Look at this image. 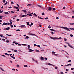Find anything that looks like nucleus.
Segmentation results:
<instances>
[{"label": "nucleus", "instance_id": "8", "mask_svg": "<svg viewBox=\"0 0 74 74\" xmlns=\"http://www.w3.org/2000/svg\"><path fill=\"white\" fill-rule=\"evenodd\" d=\"M27 16V15H22V16H21V17L22 18V17H24V16L25 17H26Z\"/></svg>", "mask_w": 74, "mask_h": 74}, {"label": "nucleus", "instance_id": "61", "mask_svg": "<svg viewBox=\"0 0 74 74\" xmlns=\"http://www.w3.org/2000/svg\"><path fill=\"white\" fill-rule=\"evenodd\" d=\"M33 25V23H31V25Z\"/></svg>", "mask_w": 74, "mask_h": 74}, {"label": "nucleus", "instance_id": "16", "mask_svg": "<svg viewBox=\"0 0 74 74\" xmlns=\"http://www.w3.org/2000/svg\"><path fill=\"white\" fill-rule=\"evenodd\" d=\"M11 58H13V59H15V57H13V56H11Z\"/></svg>", "mask_w": 74, "mask_h": 74}, {"label": "nucleus", "instance_id": "60", "mask_svg": "<svg viewBox=\"0 0 74 74\" xmlns=\"http://www.w3.org/2000/svg\"><path fill=\"white\" fill-rule=\"evenodd\" d=\"M12 8V7H9V8Z\"/></svg>", "mask_w": 74, "mask_h": 74}, {"label": "nucleus", "instance_id": "21", "mask_svg": "<svg viewBox=\"0 0 74 74\" xmlns=\"http://www.w3.org/2000/svg\"><path fill=\"white\" fill-rule=\"evenodd\" d=\"M36 52H40V51L39 50H36Z\"/></svg>", "mask_w": 74, "mask_h": 74}, {"label": "nucleus", "instance_id": "28", "mask_svg": "<svg viewBox=\"0 0 74 74\" xmlns=\"http://www.w3.org/2000/svg\"><path fill=\"white\" fill-rule=\"evenodd\" d=\"M24 27V25H22L21 26V28H22Z\"/></svg>", "mask_w": 74, "mask_h": 74}, {"label": "nucleus", "instance_id": "12", "mask_svg": "<svg viewBox=\"0 0 74 74\" xmlns=\"http://www.w3.org/2000/svg\"><path fill=\"white\" fill-rule=\"evenodd\" d=\"M25 39H26V38L27 39H28V38H29V36H27L25 38Z\"/></svg>", "mask_w": 74, "mask_h": 74}, {"label": "nucleus", "instance_id": "64", "mask_svg": "<svg viewBox=\"0 0 74 74\" xmlns=\"http://www.w3.org/2000/svg\"><path fill=\"white\" fill-rule=\"evenodd\" d=\"M0 37H2L3 36L2 35H0Z\"/></svg>", "mask_w": 74, "mask_h": 74}, {"label": "nucleus", "instance_id": "20", "mask_svg": "<svg viewBox=\"0 0 74 74\" xmlns=\"http://www.w3.org/2000/svg\"><path fill=\"white\" fill-rule=\"evenodd\" d=\"M24 67H27V65H24Z\"/></svg>", "mask_w": 74, "mask_h": 74}, {"label": "nucleus", "instance_id": "37", "mask_svg": "<svg viewBox=\"0 0 74 74\" xmlns=\"http://www.w3.org/2000/svg\"><path fill=\"white\" fill-rule=\"evenodd\" d=\"M45 14L43 12L42 14V15H44Z\"/></svg>", "mask_w": 74, "mask_h": 74}, {"label": "nucleus", "instance_id": "58", "mask_svg": "<svg viewBox=\"0 0 74 74\" xmlns=\"http://www.w3.org/2000/svg\"><path fill=\"white\" fill-rule=\"evenodd\" d=\"M5 25V23H3L2 25Z\"/></svg>", "mask_w": 74, "mask_h": 74}, {"label": "nucleus", "instance_id": "24", "mask_svg": "<svg viewBox=\"0 0 74 74\" xmlns=\"http://www.w3.org/2000/svg\"><path fill=\"white\" fill-rule=\"evenodd\" d=\"M50 30H51V31H53V32H55V30H54L53 29H50Z\"/></svg>", "mask_w": 74, "mask_h": 74}, {"label": "nucleus", "instance_id": "1", "mask_svg": "<svg viewBox=\"0 0 74 74\" xmlns=\"http://www.w3.org/2000/svg\"><path fill=\"white\" fill-rule=\"evenodd\" d=\"M50 38L51 39H52L53 40H56V39H58V40H59V39H61V38H62V37H60V38H58L57 37L53 38L52 37H50Z\"/></svg>", "mask_w": 74, "mask_h": 74}, {"label": "nucleus", "instance_id": "15", "mask_svg": "<svg viewBox=\"0 0 74 74\" xmlns=\"http://www.w3.org/2000/svg\"><path fill=\"white\" fill-rule=\"evenodd\" d=\"M7 3H8V2L7 1H6L5 3V4H4V5H6L7 4Z\"/></svg>", "mask_w": 74, "mask_h": 74}, {"label": "nucleus", "instance_id": "29", "mask_svg": "<svg viewBox=\"0 0 74 74\" xmlns=\"http://www.w3.org/2000/svg\"><path fill=\"white\" fill-rule=\"evenodd\" d=\"M52 53H53L54 54L56 53V52H54V51H52Z\"/></svg>", "mask_w": 74, "mask_h": 74}, {"label": "nucleus", "instance_id": "35", "mask_svg": "<svg viewBox=\"0 0 74 74\" xmlns=\"http://www.w3.org/2000/svg\"><path fill=\"white\" fill-rule=\"evenodd\" d=\"M28 48H30V45H28L27 46Z\"/></svg>", "mask_w": 74, "mask_h": 74}, {"label": "nucleus", "instance_id": "45", "mask_svg": "<svg viewBox=\"0 0 74 74\" xmlns=\"http://www.w3.org/2000/svg\"><path fill=\"white\" fill-rule=\"evenodd\" d=\"M53 10H56V9H55V8H53Z\"/></svg>", "mask_w": 74, "mask_h": 74}, {"label": "nucleus", "instance_id": "49", "mask_svg": "<svg viewBox=\"0 0 74 74\" xmlns=\"http://www.w3.org/2000/svg\"><path fill=\"white\" fill-rule=\"evenodd\" d=\"M37 47H38V48H40V46L39 45H37Z\"/></svg>", "mask_w": 74, "mask_h": 74}, {"label": "nucleus", "instance_id": "57", "mask_svg": "<svg viewBox=\"0 0 74 74\" xmlns=\"http://www.w3.org/2000/svg\"><path fill=\"white\" fill-rule=\"evenodd\" d=\"M48 19V17H46L45 18V19L47 20V19Z\"/></svg>", "mask_w": 74, "mask_h": 74}, {"label": "nucleus", "instance_id": "25", "mask_svg": "<svg viewBox=\"0 0 74 74\" xmlns=\"http://www.w3.org/2000/svg\"><path fill=\"white\" fill-rule=\"evenodd\" d=\"M23 45H24V46H26L27 45L26 44H22Z\"/></svg>", "mask_w": 74, "mask_h": 74}, {"label": "nucleus", "instance_id": "4", "mask_svg": "<svg viewBox=\"0 0 74 74\" xmlns=\"http://www.w3.org/2000/svg\"><path fill=\"white\" fill-rule=\"evenodd\" d=\"M47 9L48 10H49L50 11H51L52 8H51V7H49L47 8Z\"/></svg>", "mask_w": 74, "mask_h": 74}, {"label": "nucleus", "instance_id": "5", "mask_svg": "<svg viewBox=\"0 0 74 74\" xmlns=\"http://www.w3.org/2000/svg\"><path fill=\"white\" fill-rule=\"evenodd\" d=\"M29 49V52H33V51H34L33 50H32V49Z\"/></svg>", "mask_w": 74, "mask_h": 74}, {"label": "nucleus", "instance_id": "52", "mask_svg": "<svg viewBox=\"0 0 74 74\" xmlns=\"http://www.w3.org/2000/svg\"><path fill=\"white\" fill-rule=\"evenodd\" d=\"M16 67H19V65H17Z\"/></svg>", "mask_w": 74, "mask_h": 74}, {"label": "nucleus", "instance_id": "2", "mask_svg": "<svg viewBox=\"0 0 74 74\" xmlns=\"http://www.w3.org/2000/svg\"><path fill=\"white\" fill-rule=\"evenodd\" d=\"M61 27V28H62V29H64L65 30H66L68 31H70V29H69L67 27Z\"/></svg>", "mask_w": 74, "mask_h": 74}, {"label": "nucleus", "instance_id": "55", "mask_svg": "<svg viewBox=\"0 0 74 74\" xmlns=\"http://www.w3.org/2000/svg\"><path fill=\"white\" fill-rule=\"evenodd\" d=\"M34 47H36V46H37V45H36V44H34Z\"/></svg>", "mask_w": 74, "mask_h": 74}, {"label": "nucleus", "instance_id": "13", "mask_svg": "<svg viewBox=\"0 0 74 74\" xmlns=\"http://www.w3.org/2000/svg\"><path fill=\"white\" fill-rule=\"evenodd\" d=\"M14 8H16V9H19V8H18V7H16V6H14Z\"/></svg>", "mask_w": 74, "mask_h": 74}, {"label": "nucleus", "instance_id": "41", "mask_svg": "<svg viewBox=\"0 0 74 74\" xmlns=\"http://www.w3.org/2000/svg\"><path fill=\"white\" fill-rule=\"evenodd\" d=\"M3 41H5V39H4V38H3L2 39Z\"/></svg>", "mask_w": 74, "mask_h": 74}, {"label": "nucleus", "instance_id": "27", "mask_svg": "<svg viewBox=\"0 0 74 74\" xmlns=\"http://www.w3.org/2000/svg\"><path fill=\"white\" fill-rule=\"evenodd\" d=\"M27 25H29V22H26Z\"/></svg>", "mask_w": 74, "mask_h": 74}, {"label": "nucleus", "instance_id": "56", "mask_svg": "<svg viewBox=\"0 0 74 74\" xmlns=\"http://www.w3.org/2000/svg\"><path fill=\"white\" fill-rule=\"evenodd\" d=\"M60 73L61 74H64L62 72H61Z\"/></svg>", "mask_w": 74, "mask_h": 74}, {"label": "nucleus", "instance_id": "38", "mask_svg": "<svg viewBox=\"0 0 74 74\" xmlns=\"http://www.w3.org/2000/svg\"><path fill=\"white\" fill-rule=\"evenodd\" d=\"M55 69H58V67H56V66H55Z\"/></svg>", "mask_w": 74, "mask_h": 74}, {"label": "nucleus", "instance_id": "53", "mask_svg": "<svg viewBox=\"0 0 74 74\" xmlns=\"http://www.w3.org/2000/svg\"><path fill=\"white\" fill-rule=\"evenodd\" d=\"M65 8H66V7H63V9H64V10L65 9Z\"/></svg>", "mask_w": 74, "mask_h": 74}, {"label": "nucleus", "instance_id": "10", "mask_svg": "<svg viewBox=\"0 0 74 74\" xmlns=\"http://www.w3.org/2000/svg\"><path fill=\"white\" fill-rule=\"evenodd\" d=\"M4 13L5 14H6L7 15H8V14H9V13L8 12H4Z\"/></svg>", "mask_w": 74, "mask_h": 74}, {"label": "nucleus", "instance_id": "30", "mask_svg": "<svg viewBox=\"0 0 74 74\" xmlns=\"http://www.w3.org/2000/svg\"><path fill=\"white\" fill-rule=\"evenodd\" d=\"M27 6H30L31 5H32L29 4L27 5Z\"/></svg>", "mask_w": 74, "mask_h": 74}, {"label": "nucleus", "instance_id": "51", "mask_svg": "<svg viewBox=\"0 0 74 74\" xmlns=\"http://www.w3.org/2000/svg\"><path fill=\"white\" fill-rule=\"evenodd\" d=\"M56 19H59V17H57L56 18Z\"/></svg>", "mask_w": 74, "mask_h": 74}, {"label": "nucleus", "instance_id": "17", "mask_svg": "<svg viewBox=\"0 0 74 74\" xmlns=\"http://www.w3.org/2000/svg\"><path fill=\"white\" fill-rule=\"evenodd\" d=\"M18 46H21V45H22V44L20 43H18Z\"/></svg>", "mask_w": 74, "mask_h": 74}, {"label": "nucleus", "instance_id": "9", "mask_svg": "<svg viewBox=\"0 0 74 74\" xmlns=\"http://www.w3.org/2000/svg\"><path fill=\"white\" fill-rule=\"evenodd\" d=\"M10 29V27H8L6 28V30H9Z\"/></svg>", "mask_w": 74, "mask_h": 74}, {"label": "nucleus", "instance_id": "36", "mask_svg": "<svg viewBox=\"0 0 74 74\" xmlns=\"http://www.w3.org/2000/svg\"><path fill=\"white\" fill-rule=\"evenodd\" d=\"M16 21H19L20 20H19V19H18V18H17V19H16Z\"/></svg>", "mask_w": 74, "mask_h": 74}, {"label": "nucleus", "instance_id": "11", "mask_svg": "<svg viewBox=\"0 0 74 74\" xmlns=\"http://www.w3.org/2000/svg\"><path fill=\"white\" fill-rule=\"evenodd\" d=\"M34 15H35V16H36V17H37V15L35 13H34Z\"/></svg>", "mask_w": 74, "mask_h": 74}, {"label": "nucleus", "instance_id": "40", "mask_svg": "<svg viewBox=\"0 0 74 74\" xmlns=\"http://www.w3.org/2000/svg\"><path fill=\"white\" fill-rule=\"evenodd\" d=\"M14 52H17V50H14Z\"/></svg>", "mask_w": 74, "mask_h": 74}, {"label": "nucleus", "instance_id": "3", "mask_svg": "<svg viewBox=\"0 0 74 74\" xmlns=\"http://www.w3.org/2000/svg\"><path fill=\"white\" fill-rule=\"evenodd\" d=\"M65 43H66V44H68V46L69 47H70V48H73V47L71 46L70 45V44H69V43H68L67 42H66Z\"/></svg>", "mask_w": 74, "mask_h": 74}, {"label": "nucleus", "instance_id": "6", "mask_svg": "<svg viewBox=\"0 0 74 74\" xmlns=\"http://www.w3.org/2000/svg\"><path fill=\"white\" fill-rule=\"evenodd\" d=\"M40 59H41V60H44V58L41 56L40 57Z\"/></svg>", "mask_w": 74, "mask_h": 74}, {"label": "nucleus", "instance_id": "42", "mask_svg": "<svg viewBox=\"0 0 74 74\" xmlns=\"http://www.w3.org/2000/svg\"><path fill=\"white\" fill-rule=\"evenodd\" d=\"M10 26H11V27H12H12H13V25H10Z\"/></svg>", "mask_w": 74, "mask_h": 74}, {"label": "nucleus", "instance_id": "63", "mask_svg": "<svg viewBox=\"0 0 74 74\" xmlns=\"http://www.w3.org/2000/svg\"><path fill=\"white\" fill-rule=\"evenodd\" d=\"M45 60H47V58H45Z\"/></svg>", "mask_w": 74, "mask_h": 74}, {"label": "nucleus", "instance_id": "54", "mask_svg": "<svg viewBox=\"0 0 74 74\" xmlns=\"http://www.w3.org/2000/svg\"><path fill=\"white\" fill-rule=\"evenodd\" d=\"M64 41H67V39L65 38L64 39Z\"/></svg>", "mask_w": 74, "mask_h": 74}, {"label": "nucleus", "instance_id": "50", "mask_svg": "<svg viewBox=\"0 0 74 74\" xmlns=\"http://www.w3.org/2000/svg\"><path fill=\"white\" fill-rule=\"evenodd\" d=\"M68 66H71V64H68Z\"/></svg>", "mask_w": 74, "mask_h": 74}, {"label": "nucleus", "instance_id": "43", "mask_svg": "<svg viewBox=\"0 0 74 74\" xmlns=\"http://www.w3.org/2000/svg\"><path fill=\"white\" fill-rule=\"evenodd\" d=\"M3 3H5V0H3Z\"/></svg>", "mask_w": 74, "mask_h": 74}, {"label": "nucleus", "instance_id": "33", "mask_svg": "<svg viewBox=\"0 0 74 74\" xmlns=\"http://www.w3.org/2000/svg\"><path fill=\"white\" fill-rule=\"evenodd\" d=\"M70 37H73V35L72 34H70Z\"/></svg>", "mask_w": 74, "mask_h": 74}, {"label": "nucleus", "instance_id": "23", "mask_svg": "<svg viewBox=\"0 0 74 74\" xmlns=\"http://www.w3.org/2000/svg\"><path fill=\"white\" fill-rule=\"evenodd\" d=\"M69 25H74V23H70Z\"/></svg>", "mask_w": 74, "mask_h": 74}, {"label": "nucleus", "instance_id": "46", "mask_svg": "<svg viewBox=\"0 0 74 74\" xmlns=\"http://www.w3.org/2000/svg\"><path fill=\"white\" fill-rule=\"evenodd\" d=\"M71 61V60H69L68 61V62H70Z\"/></svg>", "mask_w": 74, "mask_h": 74}, {"label": "nucleus", "instance_id": "39", "mask_svg": "<svg viewBox=\"0 0 74 74\" xmlns=\"http://www.w3.org/2000/svg\"><path fill=\"white\" fill-rule=\"evenodd\" d=\"M23 11H24V12H26L27 11L26 10H23Z\"/></svg>", "mask_w": 74, "mask_h": 74}, {"label": "nucleus", "instance_id": "18", "mask_svg": "<svg viewBox=\"0 0 74 74\" xmlns=\"http://www.w3.org/2000/svg\"><path fill=\"white\" fill-rule=\"evenodd\" d=\"M2 18H3V16H0V19H2Z\"/></svg>", "mask_w": 74, "mask_h": 74}, {"label": "nucleus", "instance_id": "62", "mask_svg": "<svg viewBox=\"0 0 74 74\" xmlns=\"http://www.w3.org/2000/svg\"><path fill=\"white\" fill-rule=\"evenodd\" d=\"M66 71H69V69H66Z\"/></svg>", "mask_w": 74, "mask_h": 74}, {"label": "nucleus", "instance_id": "48", "mask_svg": "<svg viewBox=\"0 0 74 74\" xmlns=\"http://www.w3.org/2000/svg\"><path fill=\"white\" fill-rule=\"evenodd\" d=\"M16 31H21V30H20V29H17L16 30Z\"/></svg>", "mask_w": 74, "mask_h": 74}, {"label": "nucleus", "instance_id": "26", "mask_svg": "<svg viewBox=\"0 0 74 74\" xmlns=\"http://www.w3.org/2000/svg\"><path fill=\"white\" fill-rule=\"evenodd\" d=\"M5 55H8V56H9V54L7 53H5Z\"/></svg>", "mask_w": 74, "mask_h": 74}, {"label": "nucleus", "instance_id": "34", "mask_svg": "<svg viewBox=\"0 0 74 74\" xmlns=\"http://www.w3.org/2000/svg\"><path fill=\"white\" fill-rule=\"evenodd\" d=\"M11 13H12V14H14V12L13 11H11Z\"/></svg>", "mask_w": 74, "mask_h": 74}, {"label": "nucleus", "instance_id": "44", "mask_svg": "<svg viewBox=\"0 0 74 74\" xmlns=\"http://www.w3.org/2000/svg\"><path fill=\"white\" fill-rule=\"evenodd\" d=\"M16 42V41H14L13 42V44H15Z\"/></svg>", "mask_w": 74, "mask_h": 74}, {"label": "nucleus", "instance_id": "14", "mask_svg": "<svg viewBox=\"0 0 74 74\" xmlns=\"http://www.w3.org/2000/svg\"><path fill=\"white\" fill-rule=\"evenodd\" d=\"M37 7H40V8H42V7H41V6L39 5H37Z\"/></svg>", "mask_w": 74, "mask_h": 74}, {"label": "nucleus", "instance_id": "47", "mask_svg": "<svg viewBox=\"0 0 74 74\" xmlns=\"http://www.w3.org/2000/svg\"><path fill=\"white\" fill-rule=\"evenodd\" d=\"M1 56H3V57H4L5 58V56L4 55H2Z\"/></svg>", "mask_w": 74, "mask_h": 74}, {"label": "nucleus", "instance_id": "22", "mask_svg": "<svg viewBox=\"0 0 74 74\" xmlns=\"http://www.w3.org/2000/svg\"><path fill=\"white\" fill-rule=\"evenodd\" d=\"M47 64H48V65H51V66H53V65L51 64H50L49 63Z\"/></svg>", "mask_w": 74, "mask_h": 74}, {"label": "nucleus", "instance_id": "32", "mask_svg": "<svg viewBox=\"0 0 74 74\" xmlns=\"http://www.w3.org/2000/svg\"><path fill=\"white\" fill-rule=\"evenodd\" d=\"M6 36H11V35L8 34H6Z\"/></svg>", "mask_w": 74, "mask_h": 74}, {"label": "nucleus", "instance_id": "19", "mask_svg": "<svg viewBox=\"0 0 74 74\" xmlns=\"http://www.w3.org/2000/svg\"><path fill=\"white\" fill-rule=\"evenodd\" d=\"M0 69L2 71H4L3 69H2L1 68H0Z\"/></svg>", "mask_w": 74, "mask_h": 74}, {"label": "nucleus", "instance_id": "7", "mask_svg": "<svg viewBox=\"0 0 74 74\" xmlns=\"http://www.w3.org/2000/svg\"><path fill=\"white\" fill-rule=\"evenodd\" d=\"M29 35H30L31 36H36L35 34H29Z\"/></svg>", "mask_w": 74, "mask_h": 74}, {"label": "nucleus", "instance_id": "31", "mask_svg": "<svg viewBox=\"0 0 74 74\" xmlns=\"http://www.w3.org/2000/svg\"><path fill=\"white\" fill-rule=\"evenodd\" d=\"M70 29L71 30H74V28H70Z\"/></svg>", "mask_w": 74, "mask_h": 74}, {"label": "nucleus", "instance_id": "59", "mask_svg": "<svg viewBox=\"0 0 74 74\" xmlns=\"http://www.w3.org/2000/svg\"><path fill=\"white\" fill-rule=\"evenodd\" d=\"M74 68H71V70H74Z\"/></svg>", "mask_w": 74, "mask_h": 74}]
</instances>
